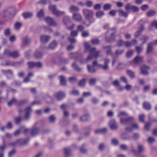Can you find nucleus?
Returning a JSON list of instances; mask_svg holds the SVG:
<instances>
[{"instance_id": "nucleus-2", "label": "nucleus", "mask_w": 157, "mask_h": 157, "mask_svg": "<svg viewBox=\"0 0 157 157\" xmlns=\"http://www.w3.org/2000/svg\"><path fill=\"white\" fill-rule=\"evenodd\" d=\"M104 29L108 30L105 34V40L107 42H111L115 40L114 35L116 32L115 28L112 29H109V24H106L103 26Z\"/></svg>"}, {"instance_id": "nucleus-15", "label": "nucleus", "mask_w": 157, "mask_h": 157, "mask_svg": "<svg viewBox=\"0 0 157 157\" xmlns=\"http://www.w3.org/2000/svg\"><path fill=\"white\" fill-rule=\"evenodd\" d=\"M29 67L32 69L35 67H39V62H35L32 61L29 62L28 63Z\"/></svg>"}, {"instance_id": "nucleus-61", "label": "nucleus", "mask_w": 157, "mask_h": 157, "mask_svg": "<svg viewBox=\"0 0 157 157\" xmlns=\"http://www.w3.org/2000/svg\"><path fill=\"white\" fill-rule=\"evenodd\" d=\"M130 147L132 151L135 155H136L137 151L135 150L133 144H131L130 145Z\"/></svg>"}, {"instance_id": "nucleus-5", "label": "nucleus", "mask_w": 157, "mask_h": 157, "mask_svg": "<svg viewBox=\"0 0 157 157\" xmlns=\"http://www.w3.org/2000/svg\"><path fill=\"white\" fill-rule=\"evenodd\" d=\"M29 139H19L15 141L10 143L8 144L9 146L13 147H16L17 145L23 146L26 144L29 141Z\"/></svg>"}, {"instance_id": "nucleus-7", "label": "nucleus", "mask_w": 157, "mask_h": 157, "mask_svg": "<svg viewBox=\"0 0 157 157\" xmlns=\"http://www.w3.org/2000/svg\"><path fill=\"white\" fill-rule=\"evenodd\" d=\"M104 61V65L100 64L98 65L99 67L103 71H108L109 69V64L110 62V60L108 58H106L103 59Z\"/></svg>"}, {"instance_id": "nucleus-32", "label": "nucleus", "mask_w": 157, "mask_h": 157, "mask_svg": "<svg viewBox=\"0 0 157 157\" xmlns=\"http://www.w3.org/2000/svg\"><path fill=\"white\" fill-rule=\"evenodd\" d=\"M59 79L61 85L62 86H65L66 84L65 77L63 75H60L59 76Z\"/></svg>"}, {"instance_id": "nucleus-37", "label": "nucleus", "mask_w": 157, "mask_h": 157, "mask_svg": "<svg viewBox=\"0 0 157 157\" xmlns=\"http://www.w3.org/2000/svg\"><path fill=\"white\" fill-rule=\"evenodd\" d=\"M126 73L131 78H134L135 77L134 73L132 70H128Z\"/></svg>"}, {"instance_id": "nucleus-30", "label": "nucleus", "mask_w": 157, "mask_h": 157, "mask_svg": "<svg viewBox=\"0 0 157 157\" xmlns=\"http://www.w3.org/2000/svg\"><path fill=\"white\" fill-rule=\"evenodd\" d=\"M143 106L144 108L147 110H150L151 108V104L147 102H144L143 103Z\"/></svg>"}, {"instance_id": "nucleus-9", "label": "nucleus", "mask_w": 157, "mask_h": 157, "mask_svg": "<svg viewBox=\"0 0 157 157\" xmlns=\"http://www.w3.org/2000/svg\"><path fill=\"white\" fill-rule=\"evenodd\" d=\"M45 21L50 26H56L57 25L56 23L52 17H47L45 18Z\"/></svg>"}, {"instance_id": "nucleus-38", "label": "nucleus", "mask_w": 157, "mask_h": 157, "mask_svg": "<svg viewBox=\"0 0 157 157\" xmlns=\"http://www.w3.org/2000/svg\"><path fill=\"white\" fill-rule=\"evenodd\" d=\"M72 67L77 71L80 72L82 71V69L79 67L76 64L75 62L73 63L72 65Z\"/></svg>"}, {"instance_id": "nucleus-19", "label": "nucleus", "mask_w": 157, "mask_h": 157, "mask_svg": "<svg viewBox=\"0 0 157 157\" xmlns=\"http://www.w3.org/2000/svg\"><path fill=\"white\" fill-rule=\"evenodd\" d=\"M73 18L77 21H80L82 20V16L79 13H74L73 15Z\"/></svg>"}, {"instance_id": "nucleus-56", "label": "nucleus", "mask_w": 157, "mask_h": 157, "mask_svg": "<svg viewBox=\"0 0 157 157\" xmlns=\"http://www.w3.org/2000/svg\"><path fill=\"white\" fill-rule=\"evenodd\" d=\"M91 42L94 44H98L100 43L99 40L98 38H94L92 40Z\"/></svg>"}, {"instance_id": "nucleus-24", "label": "nucleus", "mask_w": 157, "mask_h": 157, "mask_svg": "<svg viewBox=\"0 0 157 157\" xmlns=\"http://www.w3.org/2000/svg\"><path fill=\"white\" fill-rule=\"evenodd\" d=\"M50 38V36L44 35L41 36L40 39L42 42L45 43L48 41Z\"/></svg>"}, {"instance_id": "nucleus-6", "label": "nucleus", "mask_w": 157, "mask_h": 157, "mask_svg": "<svg viewBox=\"0 0 157 157\" xmlns=\"http://www.w3.org/2000/svg\"><path fill=\"white\" fill-rule=\"evenodd\" d=\"M49 9L52 13L55 15L59 17L65 14V12L63 11H60L57 9L56 6L55 5H51L49 6Z\"/></svg>"}, {"instance_id": "nucleus-20", "label": "nucleus", "mask_w": 157, "mask_h": 157, "mask_svg": "<svg viewBox=\"0 0 157 157\" xmlns=\"http://www.w3.org/2000/svg\"><path fill=\"white\" fill-rule=\"evenodd\" d=\"M79 10V8L75 6H71L69 9V11L70 12L73 13H75L78 12Z\"/></svg>"}, {"instance_id": "nucleus-10", "label": "nucleus", "mask_w": 157, "mask_h": 157, "mask_svg": "<svg viewBox=\"0 0 157 157\" xmlns=\"http://www.w3.org/2000/svg\"><path fill=\"white\" fill-rule=\"evenodd\" d=\"M125 9L128 11V10H131L134 12H138L139 11V8L136 6L132 5L130 4H127L125 7Z\"/></svg>"}, {"instance_id": "nucleus-14", "label": "nucleus", "mask_w": 157, "mask_h": 157, "mask_svg": "<svg viewBox=\"0 0 157 157\" xmlns=\"http://www.w3.org/2000/svg\"><path fill=\"white\" fill-rule=\"evenodd\" d=\"M90 115L88 113H85L80 117V121L82 122L88 121L90 118Z\"/></svg>"}, {"instance_id": "nucleus-64", "label": "nucleus", "mask_w": 157, "mask_h": 157, "mask_svg": "<svg viewBox=\"0 0 157 157\" xmlns=\"http://www.w3.org/2000/svg\"><path fill=\"white\" fill-rule=\"evenodd\" d=\"M6 127L8 129H11L13 127V125L11 122L10 121L8 122L6 125Z\"/></svg>"}, {"instance_id": "nucleus-13", "label": "nucleus", "mask_w": 157, "mask_h": 157, "mask_svg": "<svg viewBox=\"0 0 157 157\" xmlns=\"http://www.w3.org/2000/svg\"><path fill=\"white\" fill-rule=\"evenodd\" d=\"M150 67L146 65H143L140 67L141 73L144 75L148 74V70L149 69Z\"/></svg>"}, {"instance_id": "nucleus-26", "label": "nucleus", "mask_w": 157, "mask_h": 157, "mask_svg": "<svg viewBox=\"0 0 157 157\" xmlns=\"http://www.w3.org/2000/svg\"><path fill=\"white\" fill-rule=\"evenodd\" d=\"M138 151H137V153H140L143 152L144 150V146L141 144H139L138 145Z\"/></svg>"}, {"instance_id": "nucleus-43", "label": "nucleus", "mask_w": 157, "mask_h": 157, "mask_svg": "<svg viewBox=\"0 0 157 157\" xmlns=\"http://www.w3.org/2000/svg\"><path fill=\"white\" fill-rule=\"evenodd\" d=\"M22 120V118L21 116H18L14 118V121L16 124H19Z\"/></svg>"}, {"instance_id": "nucleus-11", "label": "nucleus", "mask_w": 157, "mask_h": 157, "mask_svg": "<svg viewBox=\"0 0 157 157\" xmlns=\"http://www.w3.org/2000/svg\"><path fill=\"white\" fill-rule=\"evenodd\" d=\"M109 125L111 129L112 130H117L118 128V126L117 123L114 120H112L109 121Z\"/></svg>"}, {"instance_id": "nucleus-45", "label": "nucleus", "mask_w": 157, "mask_h": 157, "mask_svg": "<svg viewBox=\"0 0 157 157\" xmlns=\"http://www.w3.org/2000/svg\"><path fill=\"white\" fill-rule=\"evenodd\" d=\"M156 14V12L152 10H151L147 12V15L148 17H152L154 16Z\"/></svg>"}, {"instance_id": "nucleus-40", "label": "nucleus", "mask_w": 157, "mask_h": 157, "mask_svg": "<svg viewBox=\"0 0 157 157\" xmlns=\"http://www.w3.org/2000/svg\"><path fill=\"white\" fill-rule=\"evenodd\" d=\"M105 14L104 12L103 11L100 10L96 12V16L98 18H100L103 16Z\"/></svg>"}, {"instance_id": "nucleus-3", "label": "nucleus", "mask_w": 157, "mask_h": 157, "mask_svg": "<svg viewBox=\"0 0 157 157\" xmlns=\"http://www.w3.org/2000/svg\"><path fill=\"white\" fill-rule=\"evenodd\" d=\"M128 114L125 112L122 111L119 112L118 116L120 117V123L122 124L126 125L130 123V122H132L134 120V118L133 117L130 116L126 118H124L122 117L123 116H127Z\"/></svg>"}, {"instance_id": "nucleus-39", "label": "nucleus", "mask_w": 157, "mask_h": 157, "mask_svg": "<svg viewBox=\"0 0 157 157\" xmlns=\"http://www.w3.org/2000/svg\"><path fill=\"white\" fill-rule=\"evenodd\" d=\"M86 145L83 144L80 148V151L81 153L82 154L86 153L87 152V150L85 148Z\"/></svg>"}, {"instance_id": "nucleus-25", "label": "nucleus", "mask_w": 157, "mask_h": 157, "mask_svg": "<svg viewBox=\"0 0 157 157\" xmlns=\"http://www.w3.org/2000/svg\"><path fill=\"white\" fill-rule=\"evenodd\" d=\"M38 128L36 127V126L35 125L32 128L31 130V134L32 136H35L38 134Z\"/></svg>"}, {"instance_id": "nucleus-49", "label": "nucleus", "mask_w": 157, "mask_h": 157, "mask_svg": "<svg viewBox=\"0 0 157 157\" xmlns=\"http://www.w3.org/2000/svg\"><path fill=\"white\" fill-rule=\"evenodd\" d=\"M16 102L17 100L16 99L13 98H12L10 101L8 102L7 105L8 106H10L16 103Z\"/></svg>"}, {"instance_id": "nucleus-23", "label": "nucleus", "mask_w": 157, "mask_h": 157, "mask_svg": "<svg viewBox=\"0 0 157 157\" xmlns=\"http://www.w3.org/2000/svg\"><path fill=\"white\" fill-rule=\"evenodd\" d=\"M22 16L25 19H28L31 18L33 16V13L32 12H26L22 14Z\"/></svg>"}, {"instance_id": "nucleus-35", "label": "nucleus", "mask_w": 157, "mask_h": 157, "mask_svg": "<svg viewBox=\"0 0 157 157\" xmlns=\"http://www.w3.org/2000/svg\"><path fill=\"white\" fill-rule=\"evenodd\" d=\"M23 60H21L18 61H14V66L16 67H19L22 66L23 65Z\"/></svg>"}, {"instance_id": "nucleus-60", "label": "nucleus", "mask_w": 157, "mask_h": 157, "mask_svg": "<svg viewBox=\"0 0 157 157\" xmlns=\"http://www.w3.org/2000/svg\"><path fill=\"white\" fill-rule=\"evenodd\" d=\"M4 34L6 36H9L10 34V30L9 28L5 29L4 32Z\"/></svg>"}, {"instance_id": "nucleus-22", "label": "nucleus", "mask_w": 157, "mask_h": 157, "mask_svg": "<svg viewBox=\"0 0 157 157\" xmlns=\"http://www.w3.org/2000/svg\"><path fill=\"white\" fill-rule=\"evenodd\" d=\"M144 26L142 25H141L139 30L135 33L134 34L135 37L137 38L140 35L142 31L144 30Z\"/></svg>"}, {"instance_id": "nucleus-31", "label": "nucleus", "mask_w": 157, "mask_h": 157, "mask_svg": "<svg viewBox=\"0 0 157 157\" xmlns=\"http://www.w3.org/2000/svg\"><path fill=\"white\" fill-rule=\"evenodd\" d=\"M20 54L18 51H14L11 52L10 56L13 58H16L20 56Z\"/></svg>"}, {"instance_id": "nucleus-53", "label": "nucleus", "mask_w": 157, "mask_h": 157, "mask_svg": "<svg viewBox=\"0 0 157 157\" xmlns=\"http://www.w3.org/2000/svg\"><path fill=\"white\" fill-rule=\"evenodd\" d=\"M86 79H83L81 80L78 83L79 86L82 87L84 86L86 84Z\"/></svg>"}, {"instance_id": "nucleus-1", "label": "nucleus", "mask_w": 157, "mask_h": 157, "mask_svg": "<svg viewBox=\"0 0 157 157\" xmlns=\"http://www.w3.org/2000/svg\"><path fill=\"white\" fill-rule=\"evenodd\" d=\"M85 52L89 51L90 53L86 59H81L80 60L81 63L82 64L85 63L88 61L91 60L93 57L97 58L99 55L100 51H97L95 48H91L90 45L88 43L85 44Z\"/></svg>"}, {"instance_id": "nucleus-48", "label": "nucleus", "mask_w": 157, "mask_h": 157, "mask_svg": "<svg viewBox=\"0 0 157 157\" xmlns=\"http://www.w3.org/2000/svg\"><path fill=\"white\" fill-rule=\"evenodd\" d=\"M59 64L67 63L68 62V60L67 59H65L63 57H61L59 59Z\"/></svg>"}, {"instance_id": "nucleus-17", "label": "nucleus", "mask_w": 157, "mask_h": 157, "mask_svg": "<svg viewBox=\"0 0 157 157\" xmlns=\"http://www.w3.org/2000/svg\"><path fill=\"white\" fill-rule=\"evenodd\" d=\"M103 48L106 51V53L107 55H112V46H106L103 47Z\"/></svg>"}, {"instance_id": "nucleus-8", "label": "nucleus", "mask_w": 157, "mask_h": 157, "mask_svg": "<svg viewBox=\"0 0 157 157\" xmlns=\"http://www.w3.org/2000/svg\"><path fill=\"white\" fill-rule=\"evenodd\" d=\"M65 93L62 91H59L54 93L53 96L58 100L60 101L65 97Z\"/></svg>"}, {"instance_id": "nucleus-33", "label": "nucleus", "mask_w": 157, "mask_h": 157, "mask_svg": "<svg viewBox=\"0 0 157 157\" xmlns=\"http://www.w3.org/2000/svg\"><path fill=\"white\" fill-rule=\"evenodd\" d=\"M56 120V117L54 115H52L48 118L49 121L52 123H54L55 122Z\"/></svg>"}, {"instance_id": "nucleus-42", "label": "nucleus", "mask_w": 157, "mask_h": 157, "mask_svg": "<svg viewBox=\"0 0 157 157\" xmlns=\"http://www.w3.org/2000/svg\"><path fill=\"white\" fill-rule=\"evenodd\" d=\"M149 39V37L148 36L145 35H143L142 38H140L141 40L143 41L142 43V44L143 45Z\"/></svg>"}, {"instance_id": "nucleus-27", "label": "nucleus", "mask_w": 157, "mask_h": 157, "mask_svg": "<svg viewBox=\"0 0 157 157\" xmlns=\"http://www.w3.org/2000/svg\"><path fill=\"white\" fill-rule=\"evenodd\" d=\"M87 69L88 71L91 73H94L96 71V70L93 66H91L87 65Z\"/></svg>"}, {"instance_id": "nucleus-21", "label": "nucleus", "mask_w": 157, "mask_h": 157, "mask_svg": "<svg viewBox=\"0 0 157 157\" xmlns=\"http://www.w3.org/2000/svg\"><path fill=\"white\" fill-rule=\"evenodd\" d=\"M144 57L142 56H136L134 59V62L136 64L143 62Z\"/></svg>"}, {"instance_id": "nucleus-29", "label": "nucleus", "mask_w": 157, "mask_h": 157, "mask_svg": "<svg viewBox=\"0 0 157 157\" xmlns=\"http://www.w3.org/2000/svg\"><path fill=\"white\" fill-rule=\"evenodd\" d=\"M63 21L64 25H67V23L71 21V18L68 16H65L63 17Z\"/></svg>"}, {"instance_id": "nucleus-51", "label": "nucleus", "mask_w": 157, "mask_h": 157, "mask_svg": "<svg viewBox=\"0 0 157 157\" xmlns=\"http://www.w3.org/2000/svg\"><path fill=\"white\" fill-rule=\"evenodd\" d=\"M92 102L94 105H96L98 103L99 100L97 98L94 97L91 98Z\"/></svg>"}, {"instance_id": "nucleus-52", "label": "nucleus", "mask_w": 157, "mask_h": 157, "mask_svg": "<svg viewBox=\"0 0 157 157\" xmlns=\"http://www.w3.org/2000/svg\"><path fill=\"white\" fill-rule=\"evenodd\" d=\"M45 100L47 102L49 103L52 102L53 101L52 97L49 95H47L46 97Z\"/></svg>"}, {"instance_id": "nucleus-62", "label": "nucleus", "mask_w": 157, "mask_h": 157, "mask_svg": "<svg viewBox=\"0 0 157 157\" xmlns=\"http://www.w3.org/2000/svg\"><path fill=\"white\" fill-rule=\"evenodd\" d=\"M143 47L142 46H136V50L138 53H140L142 51Z\"/></svg>"}, {"instance_id": "nucleus-57", "label": "nucleus", "mask_w": 157, "mask_h": 157, "mask_svg": "<svg viewBox=\"0 0 157 157\" xmlns=\"http://www.w3.org/2000/svg\"><path fill=\"white\" fill-rule=\"evenodd\" d=\"M120 148L123 150L126 151L128 149V147L127 145L122 144L120 146Z\"/></svg>"}, {"instance_id": "nucleus-59", "label": "nucleus", "mask_w": 157, "mask_h": 157, "mask_svg": "<svg viewBox=\"0 0 157 157\" xmlns=\"http://www.w3.org/2000/svg\"><path fill=\"white\" fill-rule=\"evenodd\" d=\"M124 52V50H116L115 52V54L117 56L123 54Z\"/></svg>"}, {"instance_id": "nucleus-55", "label": "nucleus", "mask_w": 157, "mask_h": 157, "mask_svg": "<svg viewBox=\"0 0 157 157\" xmlns=\"http://www.w3.org/2000/svg\"><path fill=\"white\" fill-rule=\"evenodd\" d=\"M69 81L71 83H73L77 81V79L75 77H71L69 78Z\"/></svg>"}, {"instance_id": "nucleus-58", "label": "nucleus", "mask_w": 157, "mask_h": 157, "mask_svg": "<svg viewBox=\"0 0 157 157\" xmlns=\"http://www.w3.org/2000/svg\"><path fill=\"white\" fill-rule=\"evenodd\" d=\"M20 129L21 130L24 129L23 132L25 134H27L29 131V129L28 128H26L25 126H21Z\"/></svg>"}, {"instance_id": "nucleus-50", "label": "nucleus", "mask_w": 157, "mask_h": 157, "mask_svg": "<svg viewBox=\"0 0 157 157\" xmlns=\"http://www.w3.org/2000/svg\"><path fill=\"white\" fill-rule=\"evenodd\" d=\"M21 26V24L19 22H16L14 25V28L15 30H18Z\"/></svg>"}, {"instance_id": "nucleus-54", "label": "nucleus", "mask_w": 157, "mask_h": 157, "mask_svg": "<svg viewBox=\"0 0 157 157\" xmlns=\"http://www.w3.org/2000/svg\"><path fill=\"white\" fill-rule=\"evenodd\" d=\"M11 52L8 49H5V50L3 54L6 56L8 57H10L11 54Z\"/></svg>"}, {"instance_id": "nucleus-46", "label": "nucleus", "mask_w": 157, "mask_h": 157, "mask_svg": "<svg viewBox=\"0 0 157 157\" xmlns=\"http://www.w3.org/2000/svg\"><path fill=\"white\" fill-rule=\"evenodd\" d=\"M112 6L111 4H106L103 6V9L105 10H109L111 9Z\"/></svg>"}, {"instance_id": "nucleus-36", "label": "nucleus", "mask_w": 157, "mask_h": 157, "mask_svg": "<svg viewBox=\"0 0 157 157\" xmlns=\"http://www.w3.org/2000/svg\"><path fill=\"white\" fill-rule=\"evenodd\" d=\"M71 151V149L69 148H65L64 149V153L66 155L65 157H68L70 155Z\"/></svg>"}, {"instance_id": "nucleus-41", "label": "nucleus", "mask_w": 157, "mask_h": 157, "mask_svg": "<svg viewBox=\"0 0 157 157\" xmlns=\"http://www.w3.org/2000/svg\"><path fill=\"white\" fill-rule=\"evenodd\" d=\"M31 42V39L27 36H25L23 39V42L25 45H28Z\"/></svg>"}, {"instance_id": "nucleus-16", "label": "nucleus", "mask_w": 157, "mask_h": 157, "mask_svg": "<svg viewBox=\"0 0 157 157\" xmlns=\"http://www.w3.org/2000/svg\"><path fill=\"white\" fill-rule=\"evenodd\" d=\"M138 128V124L136 123H132L130 126H127L125 128V130L128 132H132L133 129H137Z\"/></svg>"}, {"instance_id": "nucleus-34", "label": "nucleus", "mask_w": 157, "mask_h": 157, "mask_svg": "<svg viewBox=\"0 0 157 157\" xmlns=\"http://www.w3.org/2000/svg\"><path fill=\"white\" fill-rule=\"evenodd\" d=\"M128 11V10L127 11ZM119 13V15L123 16L125 17H127L128 15V12L127 13L121 10H118Z\"/></svg>"}, {"instance_id": "nucleus-18", "label": "nucleus", "mask_w": 157, "mask_h": 157, "mask_svg": "<svg viewBox=\"0 0 157 157\" xmlns=\"http://www.w3.org/2000/svg\"><path fill=\"white\" fill-rule=\"evenodd\" d=\"M2 72L4 75H6L8 79H10V78L8 77V75H10L12 76L13 75L12 71L10 69L7 70H2Z\"/></svg>"}, {"instance_id": "nucleus-28", "label": "nucleus", "mask_w": 157, "mask_h": 157, "mask_svg": "<svg viewBox=\"0 0 157 157\" xmlns=\"http://www.w3.org/2000/svg\"><path fill=\"white\" fill-rule=\"evenodd\" d=\"M153 45L151 42L149 43L147 45L146 52L148 54L150 53L153 49Z\"/></svg>"}, {"instance_id": "nucleus-12", "label": "nucleus", "mask_w": 157, "mask_h": 157, "mask_svg": "<svg viewBox=\"0 0 157 157\" xmlns=\"http://www.w3.org/2000/svg\"><path fill=\"white\" fill-rule=\"evenodd\" d=\"M32 109L31 107H27L25 109V119L26 120H29L31 116V113L32 112Z\"/></svg>"}, {"instance_id": "nucleus-63", "label": "nucleus", "mask_w": 157, "mask_h": 157, "mask_svg": "<svg viewBox=\"0 0 157 157\" xmlns=\"http://www.w3.org/2000/svg\"><path fill=\"white\" fill-rule=\"evenodd\" d=\"M133 52L132 51H128L126 54V56L127 57L129 58L130 57L133 55Z\"/></svg>"}, {"instance_id": "nucleus-4", "label": "nucleus", "mask_w": 157, "mask_h": 157, "mask_svg": "<svg viewBox=\"0 0 157 157\" xmlns=\"http://www.w3.org/2000/svg\"><path fill=\"white\" fill-rule=\"evenodd\" d=\"M82 13L86 19L89 22L88 25L86 24L85 22L83 23L86 25L87 26H89L92 23L95 21V19L94 18V13L92 10L85 9L82 10Z\"/></svg>"}, {"instance_id": "nucleus-44", "label": "nucleus", "mask_w": 157, "mask_h": 157, "mask_svg": "<svg viewBox=\"0 0 157 157\" xmlns=\"http://www.w3.org/2000/svg\"><path fill=\"white\" fill-rule=\"evenodd\" d=\"M2 65L4 66H14V61H6L5 64H3L2 63Z\"/></svg>"}, {"instance_id": "nucleus-47", "label": "nucleus", "mask_w": 157, "mask_h": 157, "mask_svg": "<svg viewBox=\"0 0 157 157\" xmlns=\"http://www.w3.org/2000/svg\"><path fill=\"white\" fill-rule=\"evenodd\" d=\"M57 45V42L56 41L54 40L50 44L49 47L51 49H53L56 48Z\"/></svg>"}]
</instances>
